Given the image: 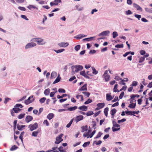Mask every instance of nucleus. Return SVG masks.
I'll return each mask as SVG.
<instances>
[{
    "label": "nucleus",
    "instance_id": "1",
    "mask_svg": "<svg viewBox=\"0 0 152 152\" xmlns=\"http://www.w3.org/2000/svg\"><path fill=\"white\" fill-rule=\"evenodd\" d=\"M30 41L36 42L38 45H44L46 43V42L44 40L41 38H33Z\"/></svg>",
    "mask_w": 152,
    "mask_h": 152
},
{
    "label": "nucleus",
    "instance_id": "2",
    "mask_svg": "<svg viewBox=\"0 0 152 152\" xmlns=\"http://www.w3.org/2000/svg\"><path fill=\"white\" fill-rule=\"evenodd\" d=\"M71 68L74 73H77L79 71L83 69V66L79 65H76L72 66Z\"/></svg>",
    "mask_w": 152,
    "mask_h": 152
},
{
    "label": "nucleus",
    "instance_id": "3",
    "mask_svg": "<svg viewBox=\"0 0 152 152\" xmlns=\"http://www.w3.org/2000/svg\"><path fill=\"white\" fill-rule=\"evenodd\" d=\"M33 42H31L28 43L25 47V49H27L36 46L37 45V44Z\"/></svg>",
    "mask_w": 152,
    "mask_h": 152
},
{
    "label": "nucleus",
    "instance_id": "4",
    "mask_svg": "<svg viewBox=\"0 0 152 152\" xmlns=\"http://www.w3.org/2000/svg\"><path fill=\"white\" fill-rule=\"evenodd\" d=\"M34 100L33 96H31L29 97L27 99L25 100L24 102L26 104L28 105L33 102Z\"/></svg>",
    "mask_w": 152,
    "mask_h": 152
},
{
    "label": "nucleus",
    "instance_id": "5",
    "mask_svg": "<svg viewBox=\"0 0 152 152\" xmlns=\"http://www.w3.org/2000/svg\"><path fill=\"white\" fill-rule=\"evenodd\" d=\"M110 76L108 75V71L105 70L102 76L103 77L105 81L107 82L110 80Z\"/></svg>",
    "mask_w": 152,
    "mask_h": 152
},
{
    "label": "nucleus",
    "instance_id": "6",
    "mask_svg": "<svg viewBox=\"0 0 152 152\" xmlns=\"http://www.w3.org/2000/svg\"><path fill=\"white\" fill-rule=\"evenodd\" d=\"M38 127V124L37 123H35L33 124H30L28 125V128H29L30 130L32 131L36 129Z\"/></svg>",
    "mask_w": 152,
    "mask_h": 152
},
{
    "label": "nucleus",
    "instance_id": "7",
    "mask_svg": "<svg viewBox=\"0 0 152 152\" xmlns=\"http://www.w3.org/2000/svg\"><path fill=\"white\" fill-rule=\"evenodd\" d=\"M63 134H61L58 136L56 138V141L55 142V143L56 144H58L61 142L62 141L63 139H62L61 137L63 136Z\"/></svg>",
    "mask_w": 152,
    "mask_h": 152
},
{
    "label": "nucleus",
    "instance_id": "8",
    "mask_svg": "<svg viewBox=\"0 0 152 152\" xmlns=\"http://www.w3.org/2000/svg\"><path fill=\"white\" fill-rule=\"evenodd\" d=\"M58 45L60 47L66 48L69 45L68 42H62L58 43Z\"/></svg>",
    "mask_w": 152,
    "mask_h": 152
},
{
    "label": "nucleus",
    "instance_id": "9",
    "mask_svg": "<svg viewBox=\"0 0 152 152\" xmlns=\"http://www.w3.org/2000/svg\"><path fill=\"white\" fill-rule=\"evenodd\" d=\"M110 33V31L109 30H107L103 31L99 34V36H107Z\"/></svg>",
    "mask_w": 152,
    "mask_h": 152
},
{
    "label": "nucleus",
    "instance_id": "10",
    "mask_svg": "<svg viewBox=\"0 0 152 152\" xmlns=\"http://www.w3.org/2000/svg\"><path fill=\"white\" fill-rule=\"evenodd\" d=\"M83 116L82 115H79L76 116L75 119V121L77 123L79 121L83 120Z\"/></svg>",
    "mask_w": 152,
    "mask_h": 152
},
{
    "label": "nucleus",
    "instance_id": "11",
    "mask_svg": "<svg viewBox=\"0 0 152 152\" xmlns=\"http://www.w3.org/2000/svg\"><path fill=\"white\" fill-rule=\"evenodd\" d=\"M86 36L87 35H86L83 34H80L74 37V38L77 39H79Z\"/></svg>",
    "mask_w": 152,
    "mask_h": 152
},
{
    "label": "nucleus",
    "instance_id": "12",
    "mask_svg": "<svg viewBox=\"0 0 152 152\" xmlns=\"http://www.w3.org/2000/svg\"><path fill=\"white\" fill-rule=\"evenodd\" d=\"M106 100L109 101L112 100L113 98V96L112 97L111 93H108L106 94Z\"/></svg>",
    "mask_w": 152,
    "mask_h": 152
},
{
    "label": "nucleus",
    "instance_id": "13",
    "mask_svg": "<svg viewBox=\"0 0 152 152\" xmlns=\"http://www.w3.org/2000/svg\"><path fill=\"white\" fill-rule=\"evenodd\" d=\"M33 119L32 116L30 115H27L25 121L27 123H28L29 122L31 121Z\"/></svg>",
    "mask_w": 152,
    "mask_h": 152
},
{
    "label": "nucleus",
    "instance_id": "14",
    "mask_svg": "<svg viewBox=\"0 0 152 152\" xmlns=\"http://www.w3.org/2000/svg\"><path fill=\"white\" fill-rule=\"evenodd\" d=\"M133 6L134 7L136 8L137 10H140L141 12L142 11V8L138 5L135 3H134L133 4Z\"/></svg>",
    "mask_w": 152,
    "mask_h": 152
},
{
    "label": "nucleus",
    "instance_id": "15",
    "mask_svg": "<svg viewBox=\"0 0 152 152\" xmlns=\"http://www.w3.org/2000/svg\"><path fill=\"white\" fill-rule=\"evenodd\" d=\"M87 84H85L81 88H80L78 90L79 91H87Z\"/></svg>",
    "mask_w": 152,
    "mask_h": 152
},
{
    "label": "nucleus",
    "instance_id": "16",
    "mask_svg": "<svg viewBox=\"0 0 152 152\" xmlns=\"http://www.w3.org/2000/svg\"><path fill=\"white\" fill-rule=\"evenodd\" d=\"M57 73L55 71L52 72L51 73L50 78L52 79L55 78L57 76Z\"/></svg>",
    "mask_w": 152,
    "mask_h": 152
},
{
    "label": "nucleus",
    "instance_id": "17",
    "mask_svg": "<svg viewBox=\"0 0 152 152\" xmlns=\"http://www.w3.org/2000/svg\"><path fill=\"white\" fill-rule=\"evenodd\" d=\"M78 109L83 111H86L87 109V107L85 105H83L79 107Z\"/></svg>",
    "mask_w": 152,
    "mask_h": 152
},
{
    "label": "nucleus",
    "instance_id": "18",
    "mask_svg": "<svg viewBox=\"0 0 152 152\" xmlns=\"http://www.w3.org/2000/svg\"><path fill=\"white\" fill-rule=\"evenodd\" d=\"M96 105L98 107H99L100 109H101L104 107L105 106V103H99L97 104Z\"/></svg>",
    "mask_w": 152,
    "mask_h": 152
},
{
    "label": "nucleus",
    "instance_id": "19",
    "mask_svg": "<svg viewBox=\"0 0 152 152\" xmlns=\"http://www.w3.org/2000/svg\"><path fill=\"white\" fill-rule=\"evenodd\" d=\"M128 80L127 78H125L124 79L121 80V81L119 82V83L120 84L125 85L126 83L124 82H127Z\"/></svg>",
    "mask_w": 152,
    "mask_h": 152
},
{
    "label": "nucleus",
    "instance_id": "20",
    "mask_svg": "<svg viewBox=\"0 0 152 152\" xmlns=\"http://www.w3.org/2000/svg\"><path fill=\"white\" fill-rule=\"evenodd\" d=\"M61 79V77H60V75L58 74V75L57 77L56 78L55 81L53 82V83L55 84L60 81Z\"/></svg>",
    "mask_w": 152,
    "mask_h": 152
},
{
    "label": "nucleus",
    "instance_id": "21",
    "mask_svg": "<svg viewBox=\"0 0 152 152\" xmlns=\"http://www.w3.org/2000/svg\"><path fill=\"white\" fill-rule=\"evenodd\" d=\"M27 7L30 10H31L32 9H36L37 10H38V8L32 5H29Z\"/></svg>",
    "mask_w": 152,
    "mask_h": 152
},
{
    "label": "nucleus",
    "instance_id": "22",
    "mask_svg": "<svg viewBox=\"0 0 152 152\" xmlns=\"http://www.w3.org/2000/svg\"><path fill=\"white\" fill-rule=\"evenodd\" d=\"M58 149V148L57 146H54L50 150L51 152H59Z\"/></svg>",
    "mask_w": 152,
    "mask_h": 152
},
{
    "label": "nucleus",
    "instance_id": "23",
    "mask_svg": "<svg viewBox=\"0 0 152 152\" xmlns=\"http://www.w3.org/2000/svg\"><path fill=\"white\" fill-rule=\"evenodd\" d=\"M12 110L15 113H18L21 110V109L19 107H14L12 109Z\"/></svg>",
    "mask_w": 152,
    "mask_h": 152
},
{
    "label": "nucleus",
    "instance_id": "24",
    "mask_svg": "<svg viewBox=\"0 0 152 152\" xmlns=\"http://www.w3.org/2000/svg\"><path fill=\"white\" fill-rule=\"evenodd\" d=\"M25 127V125H20L19 124L17 125V128L19 130H22Z\"/></svg>",
    "mask_w": 152,
    "mask_h": 152
},
{
    "label": "nucleus",
    "instance_id": "25",
    "mask_svg": "<svg viewBox=\"0 0 152 152\" xmlns=\"http://www.w3.org/2000/svg\"><path fill=\"white\" fill-rule=\"evenodd\" d=\"M50 92V90L49 88H47L45 90L44 93L46 96H48L49 95Z\"/></svg>",
    "mask_w": 152,
    "mask_h": 152
},
{
    "label": "nucleus",
    "instance_id": "26",
    "mask_svg": "<svg viewBox=\"0 0 152 152\" xmlns=\"http://www.w3.org/2000/svg\"><path fill=\"white\" fill-rule=\"evenodd\" d=\"M53 117L54 114L53 113H50L47 116V118L49 120H50Z\"/></svg>",
    "mask_w": 152,
    "mask_h": 152
},
{
    "label": "nucleus",
    "instance_id": "27",
    "mask_svg": "<svg viewBox=\"0 0 152 152\" xmlns=\"http://www.w3.org/2000/svg\"><path fill=\"white\" fill-rule=\"evenodd\" d=\"M77 107L75 106L73 107H70L67 109V110L69 111H72L75 110L77 108Z\"/></svg>",
    "mask_w": 152,
    "mask_h": 152
},
{
    "label": "nucleus",
    "instance_id": "28",
    "mask_svg": "<svg viewBox=\"0 0 152 152\" xmlns=\"http://www.w3.org/2000/svg\"><path fill=\"white\" fill-rule=\"evenodd\" d=\"M94 37H91L90 38H86L83 39L82 40V41L83 42H85V41H91L92 40V39Z\"/></svg>",
    "mask_w": 152,
    "mask_h": 152
},
{
    "label": "nucleus",
    "instance_id": "29",
    "mask_svg": "<svg viewBox=\"0 0 152 152\" xmlns=\"http://www.w3.org/2000/svg\"><path fill=\"white\" fill-rule=\"evenodd\" d=\"M82 129V132H84L87 130L88 129V126L87 125L85 126H82L81 127Z\"/></svg>",
    "mask_w": 152,
    "mask_h": 152
},
{
    "label": "nucleus",
    "instance_id": "30",
    "mask_svg": "<svg viewBox=\"0 0 152 152\" xmlns=\"http://www.w3.org/2000/svg\"><path fill=\"white\" fill-rule=\"evenodd\" d=\"M117 110L115 108L112 110L110 112V113L112 116H113L116 113Z\"/></svg>",
    "mask_w": 152,
    "mask_h": 152
},
{
    "label": "nucleus",
    "instance_id": "31",
    "mask_svg": "<svg viewBox=\"0 0 152 152\" xmlns=\"http://www.w3.org/2000/svg\"><path fill=\"white\" fill-rule=\"evenodd\" d=\"M145 11L149 13H152V8H145Z\"/></svg>",
    "mask_w": 152,
    "mask_h": 152
},
{
    "label": "nucleus",
    "instance_id": "32",
    "mask_svg": "<svg viewBox=\"0 0 152 152\" xmlns=\"http://www.w3.org/2000/svg\"><path fill=\"white\" fill-rule=\"evenodd\" d=\"M108 110L109 108L107 107L105 108L104 110V113L106 117L107 116Z\"/></svg>",
    "mask_w": 152,
    "mask_h": 152
},
{
    "label": "nucleus",
    "instance_id": "33",
    "mask_svg": "<svg viewBox=\"0 0 152 152\" xmlns=\"http://www.w3.org/2000/svg\"><path fill=\"white\" fill-rule=\"evenodd\" d=\"M65 50L64 49H61L58 50H54L55 52H56L57 53H61L62 52L64 51H65Z\"/></svg>",
    "mask_w": 152,
    "mask_h": 152
},
{
    "label": "nucleus",
    "instance_id": "34",
    "mask_svg": "<svg viewBox=\"0 0 152 152\" xmlns=\"http://www.w3.org/2000/svg\"><path fill=\"white\" fill-rule=\"evenodd\" d=\"M132 112L131 111H125V113L127 115H133L134 116H135V115H134V114H133Z\"/></svg>",
    "mask_w": 152,
    "mask_h": 152
},
{
    "label": "nucleus",
    "instance_id": "35",
    "mask_svg": "<svg viewBox=\"0 0 152 152\" xmlns=\"http://www.w3.org/2000/svg\"><path fill=\"white\" fill-rule=\"evenodd\" d=\"M136 106V103H132L129 104V107H130V108H134Z\"/></svg>",
    "mask_w": 152,
    "mask_h": 152
},
{
    "label": "nucleus",
    "instance_id": "36",
    "mask_svg": "<svg viewBox=\"0 0 152 152\" xmlns=\"http://www.w3.org/2000/svg\"><path fill=\"white\" fill-rule=\"evenodd\" d=\"M18 147L15 145L12 146L10 148V150L11 151H13L17 149L18 148Z\"/></svg>",
    "mask_w": 152,
    "mask_h": 152
},
{
    "label": "nucleus",
    "instance_id": "37",
    "mask_svg": "<svg viewBox=\"0 0 152 152\" xmlns=\"http://www.w3.org/2000/svg\"><path fill=\"white\" fill-rule=\"evenodd\" d=\"M25 115V113L20 114L19 115L18 118L19 119H22L24 117Z\"/></svg>",
    "mask_w": 152,
    "mask_h": 152
},
{
    "label": "nucleus",
    "instance_id": "38",
    "mask_svg": "<svg viewBox=\"0 0 152 152\" xmlns=\"http://www.w3.org/2000/svg\"><path fill=\"white\" fill-rule=\"evenodd\" d=\"M92 68L93 71L92 73L94 75L97 74L98 73V71L96 70L94 67H92Z\"/></svg>",
    "mask_w": 152,
    "mask_h": 152
},
{
    "label": "nucleus",
    "instance_id": "39",
    "mask_svg": "<svg viewBox=\"0 0 152 152\" xmlns=\"http://www.w3.org/2000/svg\"><path fill=\"white\" fill-rule=\"evenodd\" d=\"M118 84H115L114 86V87L113 88V91L115 92H118L119 91L117 89Z\"/></svg>",
    "mask_w": 152,
    "mask_h": 152
},
{
    "label": "nucleus",
    "instance_id": "40",
    "mask_svg": "<svg viewBox=\"0 0 152 152\" xmlns=\"http://www.w3.org/2000/svg\"><path fill=\"white\" fill-rule=\"evenodd\" d=\"M39 132L37 131H35L33 132L32 134V136L34 137H37Z\"/></svg>",
    "mask_w": 152,
    "mask_h": 152
},
{
    "label": "nucleus",
    "instance_id": "41",
    "mask_svg": "<svg viewBox=\"0 0 152 152\" xmlns=\"http://www.w3.org/2000/svg\"><path fill=\"white\" fill-rule=\"evenodd\" d=\"M46 99V98L45 97H42L39 100V102L41 103L42 104L44 102Z\"/></svg>",
    "mask_w": 152,
    "mask_h": 152
},
{
    "label": "nucleus",
    "instance_id": "42",
    "mask_svg": "<svg viewBox=\"0 0 152 152\" xmlns=\"http://www.w3.org/2000/svg\"><path fill=\"white\" fill-rule=\"evenodd\" d=\"M118 36V33L116 31H114L113 33V36L114 38H115Z\"/></svg>",
    "mask_w": 152,
    "mask_h": 152
},
{
    "label": "nucleus",
    "instance_id": "43",
    "mask_svg": "<svg viewBox=\"0 0 152 152\" xmlns=\"http://www.w3.org/2000/svg\"><path fill=\"white\" fill-rule=\"evenodd\" d=\"M112 129L113 132H115L118 130H119L120 129V128H115L114 127H113L112 128Z\"/></svg>",
    "mask_w": 152,
    "mask_h": 152
},
{
    "label": "nucleus",
    "instance_id": "44",
    "mask_svg": "<svg viewBox=\"0 0 152 152\" xmlns=\"http://www.w3.org/2000/svg\"><path fill=\"white\" fill-rule=\"evenodd\" d=\"M82 93L85 96H87V97H88L90 95V93L88 92L83 91L82 92Z\"/></svg>",
    "mask_w": 152,
    "mask_h": 152
},
{
    "label": "nucleus",
    "instance_id": "45",
    "mask_svg": "<svg viewBox=\"0 0 152 152\" xmlns=\"http://www.w3.org/2000/svg\"><path fill=\"white\" fill-rule=\"evenodd\" d=\"M96 133V130H94L93 131L91 134L88 137H87V138H88L89 137L91 138L93 136V135L95 133Z\"/></svg>",
    "mask_w": 152,
    "mask_h": 152
},
{
    "label": "nucleus",
    "instance_id": "46",
    "mask_svg": "<svg viewBox=\"0 0 152 152\" xmlns=\"http://www.w3.org/2000/svg\"><path fill=\"white\" fill-rule=\"evenodd\" d=\"M80 48V45H76L75 47V49L76 51L79 50Z\"/></svg>",
    "mask_w": 152,
    "mask_h": 152
},
{
    "label": "nucleus",
    "instance_id": "47",
    "mask_svg": "<svg viewBox=\"0 0 152 152\" xmlns=\"http://www.w3.org/2000/svg\"><path fill=\"white\" fill-rule=\"evenodd\" d=\"M92 102V99H88L87 101H86L84 102V104H88L89 103H91V102Z\"/></svg>",
    "mask_w": 152,
    "mask_h": 152
},
{
    "label": "nucleus",
    "instance_id": "48",
    "mask_svg": "<svg viewBox=\"0 0 152 152\" xmlns=\"http://www.w3.org/2000/svg\"><path fill=\"white\" fill-rule=\"evenodd\" d=\"M115 47L117 48H123L124 47V45L123 44H118L116 45Z\"/></svg>",
    "mask_w": 152,
    "mask_h": 152
},
{
    "label": "nucleus",
    "instance_id": "49",
    "mask_svg": "<svg viewBox=\"0 0 152 152\" xmlns=\"http://www.w3.org/2000/svg\"><path fill=\"white\" fill-rule=\"evenodd\" d=\"M73 121V119L71 120L66 125V127L67 128H69L71 125Z\"/></svg>",
    "mask_w": 152,
    "mask_h": 152
},
{
    "label": "nucleus",
    "instance_id": "50",
    "mask_svg": "<svg viewBox=\"0 0 152 152\" xmlns=\"http://www.w3.org/2000/svg\"><path fill=\"white\" fill-rule=\"evenodd\" d=\"M137 84V82L134 81L132 82V84L130 85L131 86H136Z\"/></svg>",
    "mask_w": 152,
    "mask_h": 152
},
{
    "label": "nucleus",
    "instance_id": "51",
    "mask_svg": "<svg viewBox=\"0 0 152 152\" xmlns=\"http://www.w3.org/2000/svg\"><path fill=\"white\" fill-rule=\"evenodd\" d=\"M102 133L100 132H99L98 134H97L96 137L94 138L95 139H96L100 137L101 136L102 134Z\"/></svg>",
    "mask_w": 152,
    "mask_h": 152
},
{
    "label": "nucleus",
    "instance_id": "52",
    "mask_svg": "<svg viewBox=\"0 0 152 152\" xmlns=\"http://www.w3.org/2000/svg\"><path fill=\"white\" fill-rule=\"evenodd\" d=\"M90 143V142H85L83 145V146L84 148H85L87 146V145H88Z\"/></svg>",
    "mask_w": 152,
    "mask_h": 152
},
{
    "label": "nucleus",
    "instance_id": "53",
    "mask_svg": "<svg viewBox=\"0 0 152 152\" xmlns=\"http://www.w3.org/2000/svg\"><path fill=\"white\" fill-rule=\"evenodd\" d=\"M94 114V113L93 111H88V112H87L86 113V115L88 116H90L91 115H92Z\"/></svg>",
    "mask_w": 152,
    "mask_h": 152
},
{
    "label": "nucleus",
    "instance_id": "54",
    "mask_svg": "<svg viewBox=\"0 0 152 152\" xmlns=\"http://www.w3.org/2000/svg\"><path fill=\"white\" fill-rule=\"evenodd\" d=\"M76 9L78 11H81L83 9V7H79V6L77 5L76 6Z\"/></svg>",
    "mask_w": 152,
    "mask_h": 152
},
{
    "label": "nucleus",
    "instance_id": "55",
    "mask_svg": "<svg viewBox=\"0 0 152 152\" xmlns=\"http://www.w3.org/2000/svg\"><path fill=\"white\" fill-rule=\"evenodd\" d=\"M125 12L126 15H129L132 14V12L129 10L126 11Z\"/></svg>",
    "mask_w": 152,
    "mask_h": 152
},
{
    "label": "nucleus",
    "instance_id": "56",
    "mask_svg": "<svg viewBox=\"0 0 152 152\" xmlns=\"http://www.w3.org/2000/svg\"><path fill=\"white\" fill-rule=\"evenodd\" d=\"M94 143H95L96 145H99L102 142L101 140H99L98 141H94Z\"/></svg>",
    "mask_w": 152,
    "mask_h": 152
},
{
    "label": "nucleus",
    "instance_id": "57",
    "mask_svg": "<svg viewBox=\"0 0 152 152\" xmlns=\"http://www.w3.org/2000/svg\"><path fill=\"white\" fill-rule=\"evenodd\" d=\"M126 121V119L125 118H123L121 120H119L118 121V122L119 124H120L121 123L124 122Z\"/></svg>",
    "mask_w": 152,
    "mask_h": 152
},
{
    "label": "nucleus",
    "instance_id": "58",
    "mask_svg": "<svg viewBox=\"0 0 152 152\" xmlns=\"http://www.w3.org/2000/svg\"><path fill=\"white\" fill-rule=\"evenodd\" d=\"M145 57H141L140 58L139 61V63H142V62L145 60Z\"/></svg>",
    "mask_w": 152,
    "mask_h": 152
},
{
    "label": "nucleus",
    "instance_id": "59",
    "mask_svg": "<svg viewBox=\"0 0 152 152\" xmlns=\"http://www.w3.org/2000/svg\"><path fill=\"white\" fill-rule=\"evenodd\" d=\"M97 11L98 10H97L96 8L93 9L91 10V15H93L94 13V12H97Z\"/></svg>",
    "mask_w": 152,
    "mask_h": 152
},
{
    "label": "nucleus",
    "instance_id": "60",
    "mask_svg": "<svg viewBox=\"0 0 152 152\" xmlns=\"http://www.w3.org/2000/svg\"><path fill=\"white\" fill-rule=\"evenodd\" d=\"M134 16L137 18L138 20H140V18H141V15L135 14L134 15Z\"/></svg>",
    "mask_w": 152,
    "mask_h": 152
},
{
    "label": "nucleus",
    "instance_id": "61",
    "mask_svg": "<svg viewBox=\"0 0 152 152\" xmlns=\"http://www.w3.org/2000/svg\"><path fill=\"white\" fill-rule=\"evenodd\" d=\"M18 9L21 10L23 11H25L26 10L25 7L20 6L18 7Z\"/></svg>",
    "mask_w": 152,
    "mask_h": 152
},
{
    "label": "nucleus",
    "instance_id": "62",
    "mask_svg": "<svg viewBox=\"0 0 152 152\" xmlns=\"http://www.w3.org/2000/svg\"><path fill=\"white\" fill-rule=\"evenodd\" d=\"M58 91L60 93H64L65 92V91L64 89L62 88H59L58 90Z\"/></svg>",
    "mask_w": 152,
    "mask_h": 152
},
{
    "label": "nucleus",
    "instance_id": "63",
    "mask_svg": "<svg viewBox=\"0 0 152 152\" xmlns=\"http://www.w3.org/2000/svg\"><path fill=\"white\" fill-rule=\"evenodd\" d=\"M58 150L59 151H60L61 152H64L65 151L63 150V148L62 146H61L59 148H58Z\"/></svg>",
    "mask_w": 152,
    "mask_h": 152
},
{
    "label": "nucleus",
    "instance_id": "64",
    "mask_svg": "<svg viewBox=\"0 0 152 152\" xmlns=\"http://www.w3.org/2000/svg\"><path fill=\"white\" fill-rule=\"evenodd\" d=\"M43 123L44 124H46V126L49 125V123L47 120H44Z\"/></svg>",
    "mask_w": 152,
    "mask_h": 152
}]
</instances>
